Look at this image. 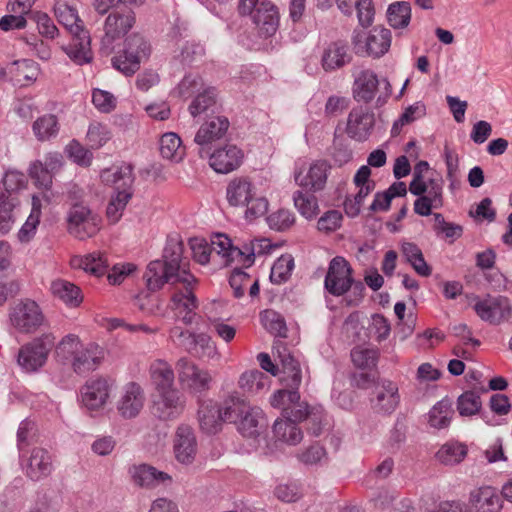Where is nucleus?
<instances>
[{"label": "nucleus", "mask_w": 512, "mask_h": 512, "mask_svg": "<svg viewBox=\"0 0 512 512\" xmlns=\"http://www.w3.org/2000/svg\"><path fill=\"white\" fill-rule=\"evenodd\" d=\"M189 353L196 355L199 358H206L211 360L220 358L216 343L211 339L209 335L205 333L197 334L195 340V350Z\"/></svg>", "instance_id": "bf43d9fd"}, {"label": "nucleus", "mask_w": 512, "mask_h": 512, "mask_svg": "<svg viewBox=\"0 0 512 512\" xmlns=\"http://www.w3.org/2000/svg\"><path fill=\"white\" fill-rule=\"evenodd\" d=\"M178 381L184 390L190 393H201L210 388L211 373L200 368L187 357H181L175 365Z\"/></svg>", "instance_id": "6e6552de"}, {"label": "nucleus", "mask_w": 512, "mask_h": 512, "mask_svg": "<svg viewBox=\"0 0 512 512\" xmlns=\"http://www.w3.org/2000/svg\"><path fill=\"white\" fill-rule=\"evenodd\" d=\"M248 407L249 404L234 392L225 398L219 408L224 421L236 423Z\"/></svg>", "instance_id": "37998d69"}, {"label": "nucleus", "mask_w": 512, "mask_h": 512, "mask_svg": "<svg viewBox=\"0 0 512 512\" xmlns=\"http://www.w3.org/2000/svg\"><path fill=\"white\" fill-rule=\"evenodd\" d=\"M236 424L238 431L244 437L250 438L259 436L267 426L263 411L259 407L250 405Z\"/></svg>", "instance_id": "c756f323"}, {"label": "nucleus", "mask_w": 512, "mask_h": 512, "mask_svg": "<svg viewBox=\"0 0 512 512\" xmlns=\"http://www.w3.org/2000/svg\"><path fill=\"white\" fill-rule=\"evenodd\" d=\"M502 498L494 487L483 486L470 492L469 502L474 512H500L503 508Z\"/></svg>", "instance_id": "5701e85b"}, {"label": "nucleus", "mask_w": 512, "mask_h": 512, "mask_svg": "<svg viewBox=\"0 0 512 512\" xmlns=\"http://www.w3.org/2000/svg\"><path fill=\"white\" fill-rule=\"evenodd\" d=\"M352 44L357 54H367L378 58L384 55L391 45V32L389 29L375 27L366 35L363 31L355 30Z\"/></svg>", "instance_id": "1a4fd4ad"}, {"label": "nucleus", "mask_w": 512, "mask_h": 512, "mask_svg": "<svg viewBox=\"0 0 512 512\" xmlns=\"http://www.w3.org/2000/svg\"><path fill=\"white\" fill-rule=\"evenodd\" d=\"M178 285H174L169 308L175 317L185 325H191L196 317L198 299L194 294L197 279L189 271L178 276Z\"/></svg>", "instance_id": "f03ea898"}, {"label": "nucleus", "mask_w": 512, "mask_h": 512, "mask_svg": "<svg viewBox=\"0 0 512 512\" xmlns=\"http://www.w3.org/2000/svg\"><path fill=\"white\" fill-rule=\"evenodd\" d=\"M382 85L384 86V92L377 98V103L380 105L385 103L392 93L389 81L386 78L379 79L372 70H361L354 79L353 96L358 102L370 103Z\"/></svg>", "instance_id": "0eeeda50"}, {"label": "nucleus", "mask_w": 512, "mask_h": 512, "mask_svg": "<svg viewBox=\"0 0 512 512\" xmlns=\"http://www.w3.org/2000/svg\"><path fill=\"white\" fill-rule=\"evenodd\" d=\"M387 18L391 27L395 29L405 28L411 19V5L409 2L400 1L389 5Z\"/></svg>", "instance_id": "de8ad7c7"}, {"label": "nucleus", "mask_w": 512, "mask_h": 512, "mask_svg": "<svg viewBox=\"0 0 512 512\" xmlns=\"http://www.w3.org/2000/svg\"><path fill=\"white\" fill-rule=\"evenodd\" d=\"M28 175L37 187L44 190L51 188L53 174L43 165L41 160H35L30 163Z\"/></svg>", "instance_id": "052dcab7"}, {"label": "nucleus", "mask_w": 512, "mask_h": 512, "mask_svg": "<svg viewBox=\"0 0 512 512\" xmlns=\"http://www.w3.org/2000/svg\"><path fill=\"white\" fill-rule=\"evenodd\" d=\"M200 428L207 434L217 433L224 419L219 406L213 401L203 402L198 410Z\"/></svg>", "instance_id": "473e14b6"}, {"label": "nucleus", "mask_w": 512, "mask_h": 512, "mask_svg": "<svg viewBox=\"0 0 512 512\" xmlns=\"http://www.w3.org/2000/svg\"><path fill=\"white\" fill-rule=\"evenodd\" d=\"M329 169L330 165L326 161H315L306 173H297L295 181L301 187L312 191H320L325 187Z\"/></svg>", "instance_id": "bb28decb"}, {"label": "nucleus", "mask_w": 512, "mask_h": 512, "mask_svg": "<svg viewBox=\"0 0 512 512\" xmlns=\"http://www.w3.org/2000/svg\"><path fill=\"white\" fill-rule=\"evenodd\" d=\"M481 400L478 393L466 391L458 397L457 410L461 416H472L481 409Z\"/></svg>", "instance_id": "69168bd1"}, {"label": "nucleus", "mask_w": 512, "mask_h": 512, "mask_svg": "<svg viewBox=\"0 0 512 512\" xmlns=\"http://www.w3.org/2000/svg\"><path fill=\"white\" fill-rule=\"evenodd\" d=\"M134 12L128 10L124 12H112L108 15L104 24V36L101 39V49L110 54L115 40L123 37L134 25Z\"/></svg>", "instance_id": "9d476101"}, {"label": "nucleus", "mask_w": 512, "mask_h": 512, "mask_svg": "<svg viewBox=\"0 0 512 512\" xmlns=\"http://www.w3.org/2000/svg\"><path fill=\"white\" fill-rule=\"evenodd\" d=\"M92 103L98 111L110 113L116 108L117 101L112 93L96 88L92 92Z\"/></svg>", "instance_id": "338daca9"}, {"label": "nucleus", "mask_w": 512, "mask_h": 512, "mask_svg": "<svg viewBox=\"0 0 512 512\" xmlns=\"http://www.w3.org/2000/svg\"><path fill=\"white\" fill-rule=\"evenodd\" d=\"M239 387L252 394H256L269 386V377L259 370L244 372L238 381Z\"/></svg>", "instance_id": "09e8293b"}, {"label": "nucleus", "mask_w": 512, "mask_h": 512, "mask_svg": "<svg viewBox=\"0 0 512 512\" xmlns=\"http://www.w3.org/2000/svg\"><path fill=\"white\" fill-rule=\"evenodd\" d=\"M294 266V258L292 255H281L271 267V282L278 285L285 283L290 278Z\"/></svg>", "instance_id": "3c124183"}, {"label": "nucleus", "mask_w": 512, "mask_h": 512, "mask_svg": "<svg viewBox=\"0 0 512 512\" xmlns=\"http://www.w3.org/2000/svg\"><path fill=\"white\" fill-rule=\"evenodd\" d=\"M21 466L25 476L33 482L49 477L54 470L52 455L40 447L33 448Z\"/></svg>", "instance_id": "2eb2a0df"}, {"label": "nucleus", "mask_w": 512, "mask_h": 512, "mask_svg": "<svg viewBox=\"0 0 512 512\" xmlns=\"http://www.w3.org/2000/svg\"><path fill=\"white\" fill-rule=\"evenodd\" d=\"M453 415L451 402L443 399L437 402L428 413V423L432 428L443 429L450 425Z\"/></svg>", "instance_id": "c03bdc74"}, {"label": "nucleus", "mask_w": 512, "mask_h": 512, "mask_svg": "<svg viewBox=\"0 0 512 512\" xmlns=\"http://www.w3.org/2000/svg\"><path fill=\"white\" fill-rule=\"evenodd\" d=\"M467 452L468 448L464 443L449 441L439 448L436 458L444 465L453 466L462 462L467 456Z\"/></svg>", "instance_id": "58836bf2"}, {"label": "nucleus", "mask_w": 512, "mask_h": 512, "mask_svg": "<svg viewBox=\"0 0 512 512\" xmlns=\"http://www.w3.org/2000/svg\"><path fill=\"white\" fill-rule=\"evenodd\" d=\"M82 343L74 334L66 335L55 347V353L61 361L73 360L81 348Z\"/></svg>", "instance_id": "e2e57ef3"}, {"label": "nucleus", "mask_w": 512, "mask_h": 512, "mask_svg": "<svg viewBox=\"0 0 512 512\" xmlns=\"http://www.w3.org/2000/svg\"><path fill=\"white\" fill-rule=\"evenodd\" d=\"M198 333L184 330L180 326H173L169 330V340L176 346L183 348L185 351L193 352L195 350V340Z\"/></svg>", "instance_id": "0e129e2a"}, {"label": "nucleus", "mask_w": 512, "mask_h": 512, "mask_svg": "<svg viewBox=\"0 0 512 512\" xmlns=\"http://www.w3.org/2000/svg\"><path fill=\"white\" fill-rule=\"evenodd\" d=\"M41 207V198L33 195L30 215L18 232V238L21 242H28L35 235L40 222Z\"/></svg>", "instance_id": "49530a36"}, {"label": "nucleus", "mask_w": 512, "mask_h": 512, "mask_svg": "<svg viewBox=\"0 0 512 512\" xmlns=\"http://www.w3.org/2000/svg\"><path fill=\"white\" fill-rule=\"evenodd\" d=\"M238 10L241 15H252L261 36L269 37L276 33L279 26V12L271 1L240 0Z\"/></svg>", "instance_id": "7ed1b4c3"}, {"label": "nucleus", "mask_w": 512, "mask_h": 512, "mask_svg": "<svg viewBox=\"0 0 512 512\" xmlns=\"http://www.w3.org/2000/svg\"><path fill=\"white\" fill-rule=\"evenodd\" d=\"M215 304L208 309L207 318L212 331L225 343H230L236 336V327L227 323V321L217 315L214 311Z\"/></svg>", "instance_id": "8fccbe9b"}, {"label": "nucleus", "mask_w": 512, "mask_h": 512, "mask_svg": "<svg viewBox=\"0 0 512 512\" xmlns=\"http://www.w3.org/2000/svg\"><path fill=\"white\" fill-rule=\"evenodd\" d=\"M474 310L481 320L498 325L510 318L512 307L508 298L504 296H487L474 305Z\"/></svg>", "instance_id": "4468645a"}, {"label": "nucleus", "mask_w": 512, "mask_h": 512, "mask_svg": "<svg viewBox=\"0 0 512 512\" xmlns=\"http://www.w3.org/2000/svg\"><path fill=\"white\" fill-rule=\"evenodd\" d=\"M157 393V399L153 405L155 415L162 420H172L182 414L185 408V397L177 388Z\"/></svg>", "instance_id": "f3484780"}, {"label": "nucleus", "mask_w": 512, "mask_h": 512, "mask_svg": "<svg viewBox=\"0 0 512 512\" xmlns=\"http://www.w3.org/2000/svg\"><path fill=\"white\" fill-rule=\"evenodd\" d=\"M174 453L177 461L182 464H191L197 453V441L193 429L187 425L177 428L174 439Z\"/></svg>", "instance_id": "4be33fe9"}, {"label": "nucleus", "mask_w": 512, "mask_h": 512, "mask_svg": "<svg viewBox=\"0 0 512 512\" xmlns=\"http://www.w3.org/2000/svg\"><path fill=\"white\" fill-rule=\"evenodd\" d=\"M145 400L142 387L135 382H130L123 387L116 403V409L121 417L133 419L143 409Z\"/></svg>", "instance_id": "dca6fc26"}, {"label": "nucleus", "mask_w": 512, "mask_h": 512, "mask_svg": "<svg viewBox=\"0 0 512 512\" xmlns=\"http://www.w3.org/2000/svg\"><path fill=\"white\" fill-rule=\"evenodd\" d=\"M183 249L184 245L179 237H169L164 248V260L161 261L167 264L170 269H173L176 273L187 271L182 261Z\"/></svg>", "instance_id": "4c0bfd02"}, {"label": "nucleus", "mask_w": 512, "mask_h": 512, "mask_svg": "<svg viewBox=\"0 0 512 512\" xmlns=\"http://www.w3.org/2000/svg\"><path fill=\"white\" fill-rule=\"evenodd\" d=\"M60 130L58 117L54 114H44L38 117L32 124V131L40 142L55 138Z\"/></svg>", "instance_id": "c9c22d12"}, {"label": "nucleus", "mask_w": 512, "mask_h": 512, "mask_svg": "<svg viewBox=\"0 0 512 512\" xmlns=\"http://www.w3.org/2000/svg\"><path fill=\"white\" fill-rule=\"evenodd\" d=\"M263 327L272 335L280 338L287 337V326L281 314L274 310H265L260 314Z\"/></svg>", "instance_id": "864d4df0"}, {"label": "nucleus", "mask_w": 512, "mask_h": 512, "mask_svg": "<svg viewBox=\"0 0 512 512\" xmlns=\"http://www.w3.org/2000/svg\"><path fill=\"white\" fill-rule=\"evenodd\" d=\"M90 43V35L88 31H85L72 35L71 43L63 47V50L73 62L83 65L92 60Z\"/></svg>", "instance_id": "2f4dec72"}, {"label": "nucleus", "mask_w": 512, "mask_h": 512, "mask_svg": "<svg viewBox=\"0 0 512 512\" xmlns=\"http://www.w3.org/2000/svg\"><path fill=\"white\" fill-rule=\"evenodd\" d=\"M111 385L105 378L91 379L81 388V401L89 410H98L108 401Z\"/></svg>", "instance_id": "6ab92c4d"}, {"label": "nucleus", "mask_w": 512, "mask_h": 512, "mask_svg": "<svg viewBox=\"0 0 512 512\" xmlns=\"http://www.w3.org/2000/svg\"><path fill=\"white\" fill-rule=\"evenodd\" d=\"M68 156L78 165L89 166L91 164L93 154L87 148L82 146L78 141L72 140L66 147Z\"/></svg>", "instance_id": "774afa93"}, {"label": "nucleus", "mask_w": 512, "mask_h": 512, "mask_svg": "<svg viewBox=\"0 0 512 512\" xmlns=\"http://www.w3.org/2000/svg\"><path fill=\"white\" fill-rule=\"evenodd\" d=\"M124 52L129 59L138 61L140 65L150 55V45L141 35L133 34L126 40Z\"/></svg>", "instance_id": "5fc2aeb1"}, {"label": "nucleus", "mask_w": 512, "mask_h": 512, "mask_svg": "<svg viewBox=\"0 0 512 512\" xmlns=\"http://www.w3.org/2000/svg\"><path fill=\"white\" fill-rule=\"evenodd\" d=\"M50 289L54 296L71 306H77L82 300L80 289L73 283L66 280H54L51 283Z\"/></svg>", "instance_id": "a18cd8bd"}, {"label": "nucleus", "mask_w": 512, "mask_h": 512, "mask_svg": "<svg viewBox=\"0 0 512 512\" xmlns=\"http://www.w3.org/2000/svg\"><path fill=\"white\" fill-rule=\"evenodd\" d=\"M227 201L231 206L246 207L245 217L253 220L266 214L268 200L257 195L252 182L245 177L232 179L226 188Z\"/></svg>", "instance_id": "f257e3e1"}, {"label": "nucleus", "mask_w": 512, "mask_h": 512, "mask_svg": "<svg viewBox=\"0 0 512 512\" xmlns=\"http://www.w3.org/2000/svg\"><path fill=\"white\" fill-rule=\"evenodd\" d=\"M293 201L299 213L306 219H312L318 212V200L313 194L296 191Z\"/></svg>", "instance_id": "4d7b16f0"}, {"label": "nucleus", "mask_w": 512, "mask_h": 512, "mask_svg": "<svg viewBox=\"0 0 512 512\" xmlns=\"http://www.w3.org/2000/svg\"><path fill=\"white\" fill-rule=\"evenodd\" d=\"M129 473L133 482L143 488H155L160 484L172 481L169 474L148 464L133 465L129 469Z\"/></svg>", "instance_id": "b1692460"}, {"label": "nucleus", "mask_w": 512, "mask_h": 512, "mask_svg": "<svg viewBox=\"0 0 512 512\" xmlns=\"http://www.w3.org/2000/svg\"><path fill=\"white\" fill-rule=\"evenodd\" d=\"M308 416V405L297 400V403H289L284 407L282 419L276 420L273 426L274 436L289 445H297L301 442L303 435L297 422Z\"/></svg>", "instance_id": "39448f33"}, {"label": "nucleus", "mask_w": 512, "mask_h": 512, "mask_svg": "<svg viewBox=\"0 0 512 512\" xmlns=\"http://www.w3.org/2000/svg\"><path fill=\"white\" fill-rule=\"evenodd\" d=\"M67 231L79 240L94 237L102 226L100 215L81 203L72 205L66 214Z\"/></svg>", "instance_id": "20e7f679"}, {"label": "nucleus", "mask_w": 512, "mask_h": 512, "mask_svg": "<svg viewBox=\"0 0 512 512\" xmlns=\"http://www.w3.org/2000/svg\"><path fill=\"white\" fill-rule=\"evenodd\" d=\"M103 357L104 351L96 343L82 344L71 365L78 374L88 373L99 366Z\"/></svg>", "instance_id": "a878e982"}, {"label": "nucleus", "mask_w": 512, "mask_h": 512, "mask_svg": "<svg viewBox=\"0 0 512 512\" xmlns=\"http://www.w3.org/2000/svg\"><path fill=\"white\" fill-rule=\"evenodd\" d=\"M161 156L171 162L179 163L185 157V147L181 138L174 132H167L160 138Z\"/></svg>", "instance_id": "e433bc0d"}, {"label": "nucleus", "mask_w": 512, "mask_h": 512, "mask_svg": "<svg viewBox=\"0 0 512 512\" xmlns=\"http://www.w3.org/2000/svg\"><path fill=\"white\" fill-rule=\"evenodd\" d=\"M352 56L346 44L332 42L328 44L321 54V67L325 72H333L349 64Z\"/></svg>", "instance_id": "393cba45"}, {"label": "nucleus", "mask_w": 512, "mask_h": 512, "mask_svg": "<svg viewBox=\"0 0 512 512\" xmlns=\"http://www.w3.org/2000/svg\"><path fill=\"white\" fill-rule=\"evenodd\" d=\"M54 13L59 23L62 24L71 35L85 32L77 11L64 1H57L54 6Z\"/></svg>", "instance_id": "f704fd0d"}, {"label": "nucleus", "mask_w": 512, "mask_h": 512, "mask_svg": "<svg viewBox=\"0 0 512 512\" xmlns=\"http://www.w3.org/2000/svg\"><path fill=\"white\" fill-rule=\"evenodd\" d=\"M209 156V165L217 173L227 174L240 167L243 162V151L234 144H226L215 149Z\"/></svg>", "instance_id": "a211bd4d"}, {"label": "nucleus", "mask_w": 512, "mask_h": 512, "mask_svg": "<svg viewBox=\"0 0 512 512\" xmlns=\"http://www.w3.org/2000/svg\"><path fill=\"white\" fill-rule=\"evenodd\" d=\"M181 274L182 272L176 273L161 260H154L148 264L144 278L148 290L154 292L161 289L166 283L173 286L178 285V276Z\"/></svg>", "instance_id": "412c9836"}, {"label": "nucleus", "mask_w": 512, "mask_h": 512, "mask_svg": "<svg viewBox=\"0 0 512 512\" xmlns=\"http://www.w3.org/2000/svg\"><path fill=\"white\" fill-rule=\"evenodd\" d=\"M230 122L227 117L216 115L209 117L195 134L194 142L200 147L199 155L207 157L212 143L222 139L228 132Z\"/></svg>", "instance_id": "f8f14e48"}, {"label": "nucleus", "mask_w": 512, "mask_h": 512, "mask_svg": "<svg viewBox=\"0 0 512 512\" xmlns=\"http://www.w3.org/2000/svg\"><path fill=\"white\" fill-rule=\"evenodd\" d=\"M112 137L108 125L101 122H91L86 134V140L90 148L99 149L103 147Z\"/></svg>", "instance_id": "6e6d98bb"}, {"label": "nucleus", "mask_w": 512, "mask_h": 512, "mask_svg": "<svg viewBox=\"0 0 512 512\" xmlns=\"http://www.w3.org/2000/svg\"><path fill=\"white\" fill-rule=\"evenodd\" d=\"M72 263L75 267H79L97 277L105 274L109 266L105 254L100 252H93L84 257H76L72 260Z\"/></svg>", "instance_id": "ea45409f"}, {"label": "nucleus", "mask_w": 512, "mask_h": 512, "mask_svg": "<svg viewBox=\"0 0 512 512\" xmlns=\"http://www.w3.org/2000/svg\"><path fill=\"white\" fill-rule=\"evenodd\" d=\"M401 252L406 261L413 267L420 276L428 277L431 275V268L424 259L421 249L414 243L403 242Z\"/></svg>", "instance_id": "a19ab883"}, {"label": "nucleus", "mask_w": 512, "mask_h": 512, "mask_svg": "<svg viewBox=\"0 0 512 512\" xmlns=\"http://www.w3.org/2000/svg\"><path fill=\"white\" fill-rule=\"evenodd\" d=\"M374 123L375 117L372 112L362 106L355 107L348 115L347 134L357 141H365L369 137Z\"/></svg>", "instance_id": "aec40b11"}, {"label": "nucleus", "mask_w": 512, "mask_h": 512, "mask_svg": "<svg viewBox=\"0 0 512 512\" xmlns=\"http://www.w3.org/2000/svg\"><path fill=\"white\" fill-rule=\"evenodd\" d=\"M398 387L391 381H383L376 387L375 398L371 400L375 411L384 414L392 413L399 404Z\"/></svg>", "instance_id": "c85d7f7f"}, {"label": "nucleus", "mask_w": 512, "mask_h": 512, "mask_svg": "<svg viewBox=\"0 0 512 512\" xmlns=\"http://www.w3.org/2000/svg\"><path fill=\"white\" fill-rule=\"evenodd\" d=\"M100 177L103 183L115 186L117 191L123 189L129 190L134 181L133 167L128 163L112 166L102 170Z\"/></svg>", "instance_id": "7c9ffc66"}, {"label": "nucleus", "mask_w": 512, "mask_h": 512, "mask_svg": "<svg viewBox=\"0 0 512 512\" xmlns=\"http://www.w3.org/2000/svg\"><path fill=\"white\" fill-rule=\"evenodd\" d=\"M273 348L277 351V355L282 366V372L292 373L290 378H280L282 383L286 388L298 389L302 381L299 362L281 341H276Z\"/></svg>", "instance_id": "cd10ccee"}, {"label": "nucleus", "mask_w": 512, "mask_h": 512, "mask_svg": "<svg viewBox=\"0 0 512 512\" xmlns=\"http://www.w3.org/2000/svg\"><path fill=\"white\" fill-rule=\"evenodd\" d=\"M151 381L157 392L175 388L174 371L171 365L162 359L154 360L149 368Z\"/></svg>", "instance_id": "72a5a7b5"}, {"label": "nucleus", "mask_w": 512, "mask_h": 512, "mask_svg": "<svg viewBox=\"0 0 512 512\" xmlns=\"http://www.w3.org/2000/svg\"><path fill=\"white\" fill-rule=\"evenodd\" d=\"M216 103L215 89L207 87L195 97L189 105V112L193 117H197L207 112Z\"/></svg>", "instance_id": "13d9d810"}, {"label": "nucleus", "mask_w": 512, "mask_h": 512, "mask_svg": "<svg viewBox=\"0 0 512 512\" xmlns=\"http://www.w3.org/2000/svg\"><path fill=\"white\" fill-rule=\"evenodd\" d=\"M379 352L375 348L356 347L351 351V359L355 366L361 369L376 367Z\"/></svg>", "instance_id": "680f3d73"}, {"label": "nucleus", "mask_w": 512, "mask_h": 512, "mask_svg": "<svg viewBox=\"0 0 512 512\" xmlns=\"http://www.w3.org/2000/svg\"><path fill=\"white\" fill-rule=\"evenodd\" d=\"M131 196L132 193L129 190L123 189L116 191L115 195L111 197L106 209V215L110 223L115 224L121 219Z\"/></svg>", "instance_id": "603ef678"}, {"label": "nucleus", "mask_w": 512, "mask_h": 512, "mask_svg": "<svg viewBox=\"0 0 512 512\" xmlns=\"http://www.w3.org/2000/svg\"><path fill=\"white\" fill-rule=\"evenodd\" d=\"M209 244L212 253L221 256L225 265L230 264L235 258L244 254L239 248L234 247L231 240L223 234H216Z\"/></svg>", "instance_id": "79ce46f5"}, {"label": "nucleus", "mask_w": 512, "mask_h": 512, "mask_svg": "<svg viewBox=\"0 0 512 512\" xmlns=\"http://www.w3.org/2000/svg\"><path fill=\"white\" fill-rule=\"evenodd\" d=\"M10 321L19 332L31 333L42 325L44 317L36 302L25 300L12 308Z\"/></svg>", "instance_id": "ddd939ff"}, {"label": "nucleus", "mask_w": 512, "mask_h": 512, "mask_svg": "<svg viewBox=\"0 0 512 512\" xmlns=\"http://www.w3.org/2000/svg\"><path fill=\"white\" fill-rule=\"evenodd\" d=\"M55 346L52 334H43L22 346L18 352V364L26 372H36L42 368L50 351Z\"/></svg>", "instance_id": "423d86ee"}, {"label": "nucleus", "mask_w": 512, "mask_h": 512, "mask_svg": "<svg viewBox=\"0 0 512 512\" xmlns=\"http://www.w3.org/2000/svg\"><path fill=\"white\" fill-rule=\"evenodd\" d=\"M353 284L352 268L343 257L331 260L324 280L325 289L333 296H342Z\"/></svg>", "instance_id": "9b49d317"}]
</instances>
